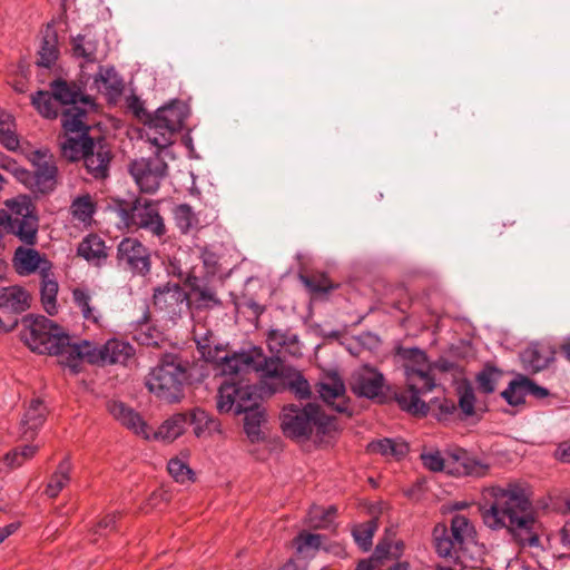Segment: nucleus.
Here are the masks:
<instances>
[{"label":"nucleus","instance_id":"obj_1","mask_svg":"<svg viewBox=\"0 0 570 570\" xmlns=\"http://www.w3.org/2000/svg\"><path fill=\"white\" fill-rule=\"evenodd\" d=\"M299 395L296 402L284 405L279 414L283 434L298 443H330L340 431L334 413L351 416L365 407L368 401L385 403L394 399L410 414L425 416L431 413L439 421L448 420L456 412L455 401L444 395L435 396L429 403L421 400L420 394H354V402L347 394H320L314 401L308 400L311 394Z\"/></svg>","mask_w":570,"mask_h":570},{"label":"nucleus","instance_id":"obj_2","mask_svg":"<svg viewBox=\"0 0 570 570\" xmlns=\"http://www.w3.org/2000/svg\"><path fill=\"white\" fill-rule=\"evenodd\" d=\"M20 337L32 352L56 356L58 363L72 373L79 372L83 362L126 365L136 353L129 342L118 338H110L101 345L75 340L61 326L42 315L24 316Z\"/></svg>","mask_w":570,"mask_h":570},{"label":"nucleus","instance_id":"obj_3","mask_svg":"<svg viewBox=\"0 0 570 570\" xmlns=\"http://www.w3.org/2000/svg\"><path fill=\"white\" fill-rule=\"evenodd\" d=\"M482 519L488 528L507 529L522 546H539L541 523L534 517L524 484L488 487L482 491Z\"/></svg>","mask_w":570,"mask_h":570},{"label":"nucleus","instance_id":"obj_4","mask_svg":"<svg viewBox=\"0 0 570 570\" xmlns=\"http://www.w3.org/2000/svg\"><path fill=\"white\" fill-rule=\"evenodd\" d=\"M195 337L202 357L207 362L216 363L223 376L233 377L253 368L262 381L274 382L291 392H311V385L299 370L278 356H265L259 346L228 354L218 345L212 346L208 338H198L196 332Z\"/></svg>","mask_w":570,"mask_h":570},{"label":"nucleus","instance_id":"obj_5","mask_svg":"<svg viewBox=\"0 0 570 570\" xmlns=\"http://www.w3.org/2000/svg\"><path fill=\"white\" fill-rule=\"evenodd\" d=\"M107 410L121 426L145 441L173 443L185 433L188 423L187 414L176 413L153 431L139 412L121 401L110 400Z\"/></svg>","mask_w":570,"mask_h":570},{"label":"nucleus","instance_id":"obj_6","mask_svg":"<svg viewBox=\"0 0 570 570\" xmlns=\"http://www.w3.org/2000/svg\"><path fill=\"white\" fill-rule=\"evenodd\" d=\"M216 407L223 414H244V431L250 443L266 440L262 430L266 422L263 394H218Z\"/></svg>","mask_w":570,"mask_h":570},{"label":"nucleus","instance_id":"obj_7","mask_svg":"<svg viewBox=\"0 0 570 570\" xmlns=\"http://www.w3.org/2000/svg\"><path fill=\"white\" fill-rule=\"evenodd\" d=\"M188 106L179 100L159 107L145 125L146 140L159 150L167 149L174 142V135L188 117Z\"/></svg>","mask_w":570,"mask_h":570},{"label":"nucleus","instance_id":"obj_8","mask_svg":"<svg viewBox=\"0 0 570 570\" xmlns=\"http://www.w3.org/2000/svg\"><path fill=\"white\" fill-rule=\"evenodd\" d=\"M4 205L6 208L0 209V226L26 245H35L39 224L30 197L20 195L8 199Z\"/></svg>","mask_w":570,"mask_h":570},{"label":"nucleus","instance_id":"obj_9","mask_svg":"<svg viewBox=\"0 0 570 570\" xmlns=\"http://www.w3.org/2000/svg\"><path fill=\"white\" fill-rule=\"evenodd\" d=\"M55 100L65 106L61 112V126L65 131H75L85 128V119L94 109L92 99L83 95L76 86L65 80H56L51 85Z\"/></svg>","mask_w":570,"mask_h":570},{"label":"nucleus","instance_id":"obj_10","mask_svg":"<svg viewBox=\"0 0 570 570\" xmlns=\"http://www.w3.org/2000/svg\"><path fill=\"white\" fill-rule=\"evenodd\" d=\"M407 358L413 360L415 364L405 366V375L409 383V392H429L436 387L435 379L432 374L434 368L441 372L460 373V368L452 362L439 361L432 366L426 364V355L419 348L406 351Z\"/></svg>","mask_w":570,"mask_h":570},{"label":"nucleus","instance_id":"obj_11","mask_svg":"<svg viewBox=\"0 0 570 570\" xmlns=\"http://www.w3.org/2000/svg\"><path fill=\"white\" fill-rule=\"evenodd\" d=\"M187 380L186 368L174 355H166L147 376L149 392H171L178 390Z\"/></svg>","mask_w":570,"mask_h":570},{"label":"nucleus","instance_id":"obj_12","mask_svg":"<svg viewBox=\"0 0 570 570\" xmlns=\"http://www.w3.org/2000/svg\"><path fill=\"white\" fill-rule=\"evenodd\" d=\"M136 159L130 164L129 171L141 191L153 194L158 190L161 180L167 174V164L159 156Z\"/></svg>","mask_w":570,"mask_h":570},{"label":"nucleus","instance_id":"obj_13","mask_svg":"<svg viewBox=\"0 0 570 570\" xmlns=\"http://www.w3.org/2000/svg\"><path fill=\"white\" fill-rule=\"evenodd\" d=\"M127 215L131 225L145 229L154 236L160 238L166 234V226L157 204L151 200L137 199Z\"/></svg>","mask_w":570,"mask_h":570},{"label":"nucleus","instance_id":"obj_14","mask_svg":"<svg viewBox=\"0 0 570 570\" xmlns=\"http://www.w3.org/2000/svg\"><path fill=\"white\" fill-rule=\"evenodd\" d=\"M32 163L36 167L32 178L31 191L33 194H50L57 185L58 169L52 157L47 153L37 150L32 155Z\"/></svg>","mask_w":570,"mask_h":570},{"label":"nucleus","instance_id":"obj_15","mask_svg":"<svg viewBox=\"0 0 570 570\" xmlns=\"http://www.w3.org/2000/svg\"><path fill=\"white\" fill-rule=\"evenodd\" d=\"M118 261L131 272L145 275L150 269L148 249L136 238H124L118 245Z\"/></svg>","mask_w":570,"mask_h":570},{"label":"nucleus","instance_id":"obj_16","mask_svg":"<svg viewBox=\"0 0 570 570\" xmlns=\"http://www.w3.org/2000/svg\"><path fill=\"white\" fill-rule=\"evenodd\" d=\"M154 305L156 309L174 320L187 306V294L178 284H166L155 289Z\"/></svg>","mask_w":570,"mask_h":570},{"label":"nucleus","instance_id":"obj_17","mask_svg":"<svg viewBox=\"0 0 570 570\" xmlns=\"http://www.w3.org/2000/svg\"><path fill=\"white\" fill-rule=\"evenodd\" d=\"M13 267L20 276H28L36 272L40 275L52 268L51 262L31 247L19 246L14 250Z\"/></svg>","mask_w":570,"mask_h":570},{"label":"nucleus","instance_id":"obj_18","mask_svg":"<svg viewBox=\"0 0 570 570\" xmlns=\"http://www.w3.org/2000/svg\"><path fill=\"white\" fill-rule=\"evenodd\" d=\"M48 409L40 396H32L26 406L20 423L21 436L32 440L46 421Z\"/></svg>","mask_w":570,"mask_h":570},{"label":"nucleus","instance_id":"obj_19","mask_svg":"<svg viewBox=\"0 0 570 570\" xmlns=\"http://www.w3.org/2000/svg\"><path fill=\"white\" fill-rule=\"evenodd\" d=\"M82 159L86 169L95 178H105L108 175L111 153L104 140L92 141Z\"/></svg>","mask_w":570,"mask_h":570},{"label":"nucleus","instance_id":"obj_20","mask_svg":"<svg viewBox=\"0 0 570 570\" xmlns=\"http://www.w3.org/2000/svg\"><path fill=\"white\" fill-rule=\"evenodd\" d=\"M90 125L88 118L85 119V128L75 131H65L66 137L60 144L62 156L71 161L82 159L85 153L90 148L94 141L89 136L88 131Z\"/></svg>","mask_w":570,"mask_h":570},{"label":"nucleus","instance_id":"obj_21","mask_svg":"<svg viewBox=\"0 0 570 570\" xmlns=\"http://www.w3.org/2000/svg\"><path fill=\"white\" fill-rule=\"evenodd\" d=\"M31 296L21 286H8L0 289V313L17 315L30 307Z\"/></svg>","mask_w":570,"mask_h":570},{"label":"nucleus","instance_id":"obj_22","mask_svg":"<svg viewBox=\"0 0 570 570\" xmlns=\"http://www.w3.org/2000/svg\"><path fill=\"white\" fill-rule=\"evenodd\" d=\"M490 465L471 456L464 450L452 453V465H449V474L483 476L488 473Z\"/></svg>","mask_w":570,"mask_h":570},{"label":"nucleus","instance_id":"obj_23","mask_svg":"<svg viewBox=\"0 0 570 570\" xmlns=\"http://www.w3.org/2000/svg\"><path fill=\"white\" fill-rule=\"evenodd\" d=\"M385 386L383 374L375 367L364 365L352 376V392H382Z\"/></svg>","mask_w":570,"mask_h":570},{"label":"nucleus","instance_id":"obj_24","mask_svg":"<svg viewBox=\"0 0 570 570\" xmlns=\"http://www.w3.org/2000/svg\"><path fill=\"white\" fill-rule=\"evenodd\" d=\"M266 343L272 353L284 351L294 356L301 354L298 335L291 330H269L266 336Z\"/></svg>","mask_w":570,"mask_h":570},{"label":"nucleus","instance_id":"obj_25","mask_svg":"<svg viewBox=\"0 0 570 570\" xmlns=\"http://www.w3.org/2000/svg\"><path fill=\"white\" fill-rule=\"evenodd\" d=\"M553 355L554 352L550 346L532 343L522 351L521 361L527 370L539 372L548 367L553 361Z\"/></svg>","mask_w":570,"mask_h":570},{"label":"nucleus","instance_id":"obj_26","mask_svg":"<svg viewBox=\"0 0 570 570\" xmlns=\"http://www.w3.org/2000/svg\"><path fill=\"white\" fill-rule=\"evenodd\" d=\"M95 85L110 98L118 97L124 89L122 78L114 67H100L95 77Z\"/></svg>","mask_w":570,"mask_h":570},{"label":"nucleus","instance_id":"obj_27","mask_svg":"<svg viewBox=\"0 0 570 570\" xmlns=\"http://www.w3.org/2000/svg\"><path fill=\"white\" fill-rule=\"evenodd\" d=\"M434 547L436 553L442 558H458L459 551L464 547L458 542H453L445 524H436L433 530Z\"/></svg>","mask_w":570,"mask_h":570},{"label":"nucleus","instance_id":"obj_28","mask_svg":"<svg viewBox=\"0 0 570 570\" xmlns=\"http://www.w3.org/2000/svg\"><path fill=\"white\" fill-rule=\"evenodd\" d=\"M77 253L95 265H100L107 258L105 242L97 235L85 237L80 242Z\"/></svg>","mask_w":570,"mask_h":570},{"label":"nucleus","instance_id":"obj_29","mask_svg":"<svg viewBox=\"0 0 570 570\" xmlns=\"http://www.w3.org/2000/svg\"><path fill=\"white\" fill-rule=\"evenodd\" d=\"M39 449L40 446L36 444H26L12 449L0 459V472L20 468L24 462L31 460Z\"/></svg>","mask_w":570,"mask_h":570},{"label":"nucleus","instance_id":"obj_30","mask_svg":"<svg viewBox=\"0 0 570 570\" xmlns=\"http://www.w3.org/2000/svg\"><path fill=\"white\" fill-rule=\"evenodd\" d=\"M40 296L42 306L49 315H53L57 313V294L59 285L52 268L40 275Z\"/></svg>","mask_w":570,"mask_h":570},{"label":"nucleus","instance_id":"obj_31","mask_svg":"<svg viewBox=\"0 0 570 570\" xmlns=\"http://www.w3.org/2000/svg\"><path fill=\"white\" fill-rule=\"evenodd\" d=\"M72 298L86 322L100 325L102 314L94 305L92 297L87 289L75 288L72 291Z\"/></svg>","mask_w":570,"mask_h":570},{"label":"nucleus","instance_id":"obj_32","mask_svg":"<svg viewBox=\"0 0 570 570\" xmlns=\"http://www.w3.org/2000/svg\"><path fill=\"white\" fill-rule=\"evenodd\" d=\"M190 424L194 425V433L197 438H207L215 433H222L220 422L199 409L191 411Z\"/></svg>","mask_w":570,"mask_h":570},{"label":"nucleus","instance_id":"obj_33","mask_svg":"<svg viewBox=\"0 0 570 570\" xmlns=\"http://www.w3.org/2000/svg\"><path fill=\"white\" fill-rule=\"evenodd\" d=\"M367 450L372 453L400 460L409 452V445L400 439H383L371 442Z\"/></svg>","mask_w":570,"mask_h":570},{"label":"nucleus","instance_id":"obj_34","mask_svg":"<svg viewBox=\"0 0 570 570\" xmlns=\"http://www.w3.org/2000/svg\"><path fill=\"white\" fill-rule=\"evenodd\" d=\"M188 459L189 451L185 450L167 463L169 475L178 483L185 484L195 480V473L189 466Z\"/></svg>","mask_w":570,"mask_h":570},{"label":"nucleus","instance_id":"obj_35","mask_svg":"<svg viewBox=\"0 0 570 570\" xmlns=\"http://www.w3.org/2000/svg\"><path fill=\"white\" fill-rule=\"evenodd\" d=\"M449 532L453 537V542H458L463 547L474 541V525L464 514L453 515Z\"/></svg>","mask_w":570,"mask_h":570},{"label":"nucleus","instance_id":"obj_36","mask_svg":"<svg viewBox=\"0 0 570 570\" xmlns=\"http://www.w3.org/2000/svg\"><path fill=\"white\" fill-rule=\"evenodd\" d=\"M71 469L72 465L69 459H63L59 463L47 484L46 493L48 497L56 498L69 483Z\"/></svg>","mask_w":570,"mask_h":570},{"label":"nucleus","instance_id":"obj_37","mask_svg":"<svg viewBox=\"0 0 570 570\" xmlns=\"http://www.w3.org/2000/svg\"><path fill=\"white\" fill-rule=\"evenodd\" d=\"M57 35L56 32L48 28L42 37L40 49H39V59L37 61L38 66L50 68L58 58V48H57Z\"/></svg>","mask_w":570,"mask_h":570},{"label":"nucleus","instance_id":"obj_38","mask_svg":"<svg viewBox=\"0 0 570 570\" xmlns=\"http://www.w3.org/2000/svg\"><path fill=\"white\" fill-rule=\"evenodd\" d=\"M173 213L176 226L181 233L187 234L199 228L200 222L198 215L188 204L176 206Z\"/></svg>","mask_w":570,"mask_h":570},{"label":"nucleus","instance_id":"obj_39","mask_svg":"<svg viewBox=\"0 0 570 570\" xmlns=\"http://www.w3.org/2000/svg\"><path fill=\"white\" fill-rule=\"evenodd\" d=\"M70 213L75 220L89 224L95 214V204L89 195L76 197L70 205Z\"/></svg>","mask_w":570,"mask_h":570},{"label":"nucleus","instance_id":"obj_40","mask_svg":"<svg viewBox=\"0 0 570 570\" xmlns=\"http://www.w3.org/2000/svg\"><path fill=\"white\" fill-rule=\"evenodd\" d=\"M335 512L336 509L334 507L325 509L313 505L306 515V524L315 529L327 528L333 522Z\"/></svg>","mask_w":570,"mask_h":570},{"label":"nucleus","instance_id":"obj_41","mask_svg":"<svg viewBox=\"0 0 570 570\" xmlns=\"http://www.w3.org/2000/svg\"><path fill=\"white\" fill-rule=\"evenodd\" d=\"M97 47V41L86 35H79L72 40L73 55L83 58L88 62L96 60Z\"/></svg>","mask_w":570,"mask_h":570},{"label":"nucleus","instance_id":"obj_42","mask_svg":"<svg viewBox=\"0 0 570 570\" xmlns=\"http://www.w3.org/2000/svg\"><path fill=\"white\" fill-rule=\"evenodd\" d=\"M31 102L43 117L52 119L58 116L57 100H55L52 92L38 91L31 97Z\"/></svg>","mask_w":570,"mask_h":570},{"label":"nucleus","instance_id":"obj_43","mask_svg":"<svg viewBox=\"0 0 570 570\" xmlns=\"http://www.w3.org/2000/svg\"><path fill=\"white\" fill-rule=\"evenodd\" d=\"M377 530V520L372 518L367 522L361 523L353 529V537L358 547L367 551L372 547V538Z\"/></svg>","mask_w":570,"mask_h":570},{"label":"nucleus","instance_id":"obj_44","mask_svg":"<svg viewBox=\"0 0 570 570\" xmlns=\"http://www.w3.org/2000/svg\"><path fill=\"white\" fill-rule=\"evenodd\" d=\"M190 297L196 308H213L220 305L215 291L208 286L194 287Z\"/></svg>","mask_w":570,"mask_h":570},{"label":"nucleus","instance_id":"obj_45","mask_svg":"<svg viewBox=\"0 0 570 570\" xmlns=\"http://www.w3.org/2000/svg\"><path fill=\"white\" fill-rule=\"evenodd\" d=\"M459 407L463 417H479L487 411L484 402L476 399V394H461Z\"/></svg>","mask_w":570,"mask_h":570},{"label":"nucleus","instance_id":"obj_46","mask_svg":"<svg viewBox=\"0 0 570 570\" xmlns=\"http://www.w3.org/2000/svg\"><path fill=\"white\" fill-rule=\"evenodd\" d=\"M421 460L423 465L433 472L445 471L449 473V465H452V453L444 459L439 451L423 452Z\"/></svg>","mask_w":570,"mask_h":570},{"label":"nucleus","instance_id":"obj_47","mask_svg":"<svg viewBox=\"0 0 570 570\" xmlns=\"http://www.w3.org/2000/svg\"><path fill=\"white\" fill-rule=\"evenodd\" d=\"M502 372H500L498 368L492 366L484 367L476 375L479 389H481L482 392H494L497 387V382L500 380Z\"/></svg>","mask_w":570,"mask_h":570},{"label":"nucleus","instance_id":"obj_48","mask_svg":"<svg viewBox=\"0 0 570 570\" xmlns=\"http://www.w3.org/2000/svg\"><path fill=\"white\" fill-rule=\"evenodd\" d=\"M503 392H549L547 389L535 385L531 380L522 374H518L508 384Z\"/></svg>","mask_w":570,"mask_h":570},{"label":"nucleus","instance_id":"obj_49","mask_svg":"<svg viewBox=\"0 0 570 570\" xmlns=\"http://www.w3.org/2000/svg\"><path fill=\"white\" fill-rule=\"evenodd\" d=\"M0 165L3 168L10 169L12 171V174L14 175V177L31 190L33 171H30L22 167L17 166L16 163L3 157L1 154H0Z\"/></svg>","mask_w":570,"mask_h":570},{"label":"nucleus","instance_id":"obj_50","mask_svg":"<svg viewBox=\"0 0 570 570\" xmlns=\"http://www.w3.org/2000/svg\"><path fill=\"white\" fill-rule=\"evenodd\" d=\"M297 551L299 553L316 551L322 544V535L313 533H301L297 539Z\"/></svg>","mask_w":570,"mask_h":570},{"label":"nucleus","instance_id":"obj_51","mask_svg":"<svg viewBox=\"0 0 570 570\" xmlns=\"http://www.w3.org/2000/svg\"><path fill=\"white\" fill-rule=\"evenodd\" d=\"M320 386L321 390L318 392H346L345 384L336 372L327 373L320 383Z\"/></svg>","mask_w":570,"mask_h":570},{"label":"nucleus","instance_id":"obj_52","mask_svg":"<svg viewBox=\"0 0 570 570\" xmlns=\"http://www.w3.org/2000/svg\"><path fill=\"white\" fill-rule=\"evenodd\" d=\"M0 142L9 150H16L19 147V139L10 128H0Z\"/></svg>","mask_w":570,"mask_h":570},{"label":"nucleus","instance_id":"obj_53","mask_svg":"<svg viewBox=\"0 0 570 570\" xmlns=\"http://www.w3.org/2000/svg\"><path fill=\"white\" fill-rule=\"evenodd\" d=\"M499 396L512 407V410L503 409L509 413H514L525 404L524 394H499Z\"/></svg>","mask_w":570,"mask_h":570},{"label":"nucleus","instance_id":"obj_54","mask_svg":"<svg viewBox=\"0 0 570 570\" xmlns=\"http://www.w3.org/2000/svg\"><path fill=\"white\" fill-rule=\"evenodd\" d=\"M402 547H403L402 542L395 543V551L392 552L391 544L389 542H386V541L380 542L375 548L374 558L376 560H380L389 554H391L392 557H397L400 551L402 550Z\"/></svg>","mask_w":570,"mask_h":570},{"label":"nucleus","instance_id":"obj_55","mask_svg":"<svg viewBox=\"0 0 570 570\" xmlns=\"http://www.w3.org/2000/svg\"><path fill=\"white\" fill-rule=\"evenodd\" d=\"M117 515L115 513H110L105 515L98 523L95 529L96 533L104 534L106 531H112L115 529Z\"/></svg>","mask_w":570,"mask_h":570},{"label":"nucleus","instance_id":"obj_56","mask_svg":"<svg viewBox=\"0 0 570 570\" xmlns=\"http://www.w3.org/2000/svg\"><path fill=\"white\" fill-rule=\"evenodd\" d=\"M559 460L566 463H570V440L562 442L556 452Z\"/></svg>","mask_w":570,"mask_h":570},{"label":"nucleus","instance_id":"obj_57","mask_svg":"<svg viewBox=\"0 0 570 570\" xmlns=\"http://www.w3.org/2000/svg\"><path fill=\"white\" fill-rule=\"evenodd\" d=\"M19 528V523H10L0 529V543H2L9 535L14 533Z\"/></svg>","mask_w":570,"mask_h":570},{"label":"nucleus","instance_id":"obj_58","mask_svg":"<svg viewBox=\"0 0 570 570\" xmlns=\"http://www.w3.org/2000/svg\"><path fill=\"white\" fill-rule=\"evenodd\" d=\"M303 282L305 283V285L311 288L313 292H323V293H326L330 291V286L327 285H321V284H316L315 282H313L312 279L309 278H306L304 277L303 278Z\"/></svg>","mask_w":570,"mask_h":570},{"label":"nucleus","instance_id":"obj_59","mask_svg":"<svg viewBox=\"0 0 570 570\" xmlns=\"http://www.w3.org/2000/svg\"><path fill=\"white\" fill-rule=\"evenodd\" d=\"M456 392L468 393V392H473V390H472L471 384L466 380H463L461 382V384L458 386Z\"/></svg>","mask_w":570,"mask_h":570},{"label":"nucleus","instance_id":"obj_60","mask_svg":"<svg viewBox=\"0 0 570 570\" xmlns=\"http://www.w3.org/2000/svg\"><path fill=\"white\" fill-rule=\"evenodd\" d=\"M356 570H373L372 560H362L358 564Z\"/></svg>","mask_w":570,"mask_h":570},{"label":"nucleus","instance_id":"obj_61","mask_svg":"<svg viewBox=\"0 0 570 570\" xmlns=\"http://www.w3.org/2000/svg\"><path fill=\"white\" fill-rule=\"evenodd\" d=\"M562 352L564 353L566 357L570 361V343L562 345Z\"/></svg>","mask_w":570,"mask_h":570},{"label":"nucleus","instance_id":"obj_62","mask_svg":"<svg viewBox=\"0 0 570 570\" xmlns=\"http://www.w3.org/2000/svg\"><path fill=\"white\" fill-rule=\"evenodd\" d=\"M164 494H165L164 492H159V493L155 492V493L153 494L151 500H155V499H157L158 497H159V498H161Z\"/></svg>","mask_w":570,"mask_h":570},{"label":"nucleus","instance_id":"obj_63","mask_svg":"<svg viewBox=\"0 0 570 570\" xmlns=\"http://www.w3.org/2000/svg\"><path fill=\"white\" fill-rule=\"evenodd\" d=\"M465 507H468V504L465 502L455 504V509H463Z\"/></svg>","mask_w":570,"mask_h":570},{"label":"nucleus","instance_id":"obj_64","mask_svg":"<svg viewBox=\"0 0 570 570\" xmlns=\"http://www.w3.org/2000/svg\"><path fill=\"white\" fill-rule=\"evenodd\" d=\"M179 397L175 396L170 402H179Z\"/></svg>","mask_w":570,"mask_h":570}]
</instances>
